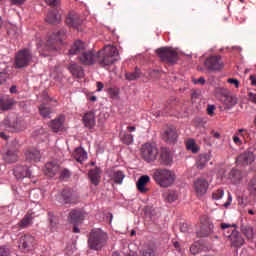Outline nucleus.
<instances>
[{
  "label": "nucleus",
  "mask_w": 256,
  "mask_h": 256,
  "mask_svg": "<svg viewBox=\"0 0 256 256\" xmlns=\"http://www.w3.org/2000/svg\"><path fill=\"white\" fill-rule=\"evenodd\" d=\"M85 219V215L81 212V210L73 209L69 213V221L70 223H81Z\"/></svg>",
  "instance_id": "nucleus-32"
},
{
  "label": "nucleus",
  "mask_w": 256,
  "mask_h": 256,
  "mask_svg": "<svg viewBox=\"0 0 256 256\" xmlns=\"http://www.w3.org/2000/svg\"><path fill=\"white\" fill-rule=\"evenodd\" d=\"M19 147H20L19 140L14 139L11 141L8 149H13L16 153H19Z\"/></svg>",
  "instance_id": "nucleus-50"
},
{
  "label": "nucleus",
  "mask_w": 256,
  "mask_h": 256,
  "mask_svg": "<svg viewBox=\"0 0 256 256\" xmlns=\"http://www.w3.org/2000/svg\"><path fill=\"white\" fill-rule=\"evenodd\" d=\"M156 55L160 57L161 61L170 65H176L177 61H179V53L171 47L158 48Z\"/></svg>",
  "instance_id": "nucleus-4"
},
{
  "label": "nucleus",
  "mask_w": 256,
  "mask_h": 256,
  "mask_svg": "<svg viewBox=\"0 0 256 256\" xmlns=\"http://www.w3.org/2000/svg\"><path fill=\"white\" fill-rule=\"evenodd\" d=\"M4 127L9 133H19L23 131L21 127V120L17 116H8L4 119Z\"/></svg>",
  "instance_id": "nucleus-9"
},
{
  "label": "nucleus",
  "mask_w": 256,
  "mask_h": 256,
  "mask_svg": "<svg viewBox=\"0 0 256 256\" xmlns=\"http://www.w3.org/2000/svg\"><path fill=\"white\" fill-rule=\"evenodd\" d=\"M211 135L212 137H214V139H221V134L219 132H216L215 130L211 131Z\"/></svg>",
  "instance_id": "nucleus-61"
},
{
  "label": "nucleus",
  "mask_w": 256,
  "mask_h": 256,
  "mask_svg": "<svg viewBox=\"0 0 256 256\" xmlns=\"http://www.w3.org/2000/svg\"><path fill=\"white\" fill-rule=\"evenodd\" d=\"M158 163L162 167H171L173 165V153L167 147H161L158 157Z\"/></svg>",
  "instance_id": "nucleus-10"
},
{
  "label": "nucleus",
  "mask_w": 256,
  "mask_h": 256,
  "mask_svg": "<svg viewBox=\"0 0 256 256\" xmlns=\"http://www.w3.org/2000/svg\"><path fill=\"white\" fill-rule=\"evenodd\" d=\"M14 176L18 181L25 177H31V170L28 166L18 165L14 168Z\"/></svg>",
  "instance_id": "nucleus-20"
},
{
  "label": "nucleus",
  "mask_w": 256,
  "mask_h": 256,
  "mask_svg": "<svg viewBox=\"0 0 256 256\" xmlns=\"http://www.w3.org/2000/svg\"><path fill=\"white\" fill-rule=\"evenodd\" d=\"M229 241L232 247H243V245H245V239H243V236H241V233L237 230L231 232Z\"/></svg>",
  "instance_id": "nucleus-23"
},
{
  "label": "nucleus",
  "mask_w": 256,
  "mask_h": 256,
  "mask_svg": "<svg viewBox=\"0 0 256 256\" xmlns=\"http://www.w3.org/2000/svg\"><path fill=\"white\" fill-rule=\"evenodd\" d=\"M164 201L166 203H174V201H177V192L176 191H168L163 194Z\"/></svg>",
  "instance_id": "nucleus-41"
},
{
  "label": "nucleus",
  "mask_w": 256,
  "mask_h": 256,
  "mask_svg": "<svg viewBox=\"0 0 256 256\" xmlns=\"http://www.w3.org/2000/svg\"><path fill=\"white\" fill-rule=\"evenodd\" d=\"M85 49H86L85 43L81 40H77L71 46L69 50V55H79V53H83Z\"/></svg>",
  "instance_id": "nucleus-27"
},
{
  "label": "nucleus",
  "mask_w": 256,
  "mask_h": 256,
  "mask_svg": "<svg viewBox=\"0 0 256 256\" xmlns=\"http://www.w3.org/2000/svg\"><path fill=\"white\" fill-rule=\"evenodd\" d=\"M108 239L109 236L103 230L99 228L92 229L88 236V247L92 251H101L107 245Z\"/></svg>",
  "instance_id": "nucleus-2"
},
{
  "label": "nucleus",
  "mask_w": 256,
  "mask_h": 256,
  "mask_svg": "<svg viewBox=\"0 0 256 256\" xmlns=\"http://www.w3.org/2000/svg\"><path fill=\"white\" fill-rule=\"evenodd\" d=\"M39 111H40V115H41V117H43V119H47V117H49V115H51V108L49 106H47V104H41L39 106Z\"/></svg>",
  "instance_id": "nucleus-44"
},
{
  "label": "nucleus",
  "mask_w": 256,
  "mask_h": 256,
  "mask_svg": "<svg viewBox=\"0 0 256 256\" xmlns=\"http://www.w3.org/2000/svg\"><path fill=\"white\" fill-rule=\"evenodd\" d=\"M26 161H34L37 163L41 161V152L37 149H30L25 153Z\"/></svg>",
  "instance_id": "nucleus-35"
},
{
  "label": "nucleus",
  "mask_w": 256,
  "mask_h": 256,
  "mask_svg": "<svg viewBox=\"0 0 256 256\" xmlns=\"http://www.w3.org/2000/svg\"><path fill=\"white\" fill-rule=\"evenodd\" d=\"M144 215L149 219L153 220V218L157 217V211L153 206H145L144 207Z\"/></svg>",
  "instance_id": "nucleus-43"
},
{
  "label": "nucleus",
  "mask_w": 256,
  "mask_h": 256,
  "mask_svg": "<svg viewBox=\"0 0 256 256\" xmlns=\"http://www.w3.org/2000/svg\"><path fill=\"white\" fill-rule=\"evenodd\" d=\"M148 74L151 79H161V71L159 70H150Z\"/></svg>",
  "instance_id": "nucleus-51"
},
{
  "label": "nucleus",
  "mask_w": 256,
  "mask_h": 256,
  "mask_svg": "<svg viewBox=\"0 0 256 256\" xmlns=\"http://www.w3.org/2000/svg\"><path fill=\"white\" fill-rule=\"evenodd\" d=\"M2 159L5 163L11 165V163L19 161V155H17L14 149L7 148L6 151L2 152Z\"/></svg>",
  "instance_id": "nucleus-19"
},
{
  "label": "nucleus",
  "mask_w": 256,
  "mask_h": 256,
  "mask_svg": "<svg viewBox=\"0 0 256 256\" xmlns=\"http://www.w3.org/2000/svg\"><path fill=\"white\" fill-rule=\"evenodd\" d=\"M221 232L226 237V239L231 238V233L237 231V224H227V223H221L220 224Z\"/></svg>",
  "instance_id": "nucleus-26"
},
{
  "label": "nucleus",
  "mask_w": 256,
  "mask_h": 256,
  "mask_svg": "<svg viewBox=\"0 0 256 256\" xmlns=\"http://www.w3.org/2000/svg\"><path fill=\"white\" fill-rule=\"evenodd\" d=\"M25 3V0H11L12 5H23Z\"/></svg>",
  "instance_id": "nucleus-60"
},
{
  "label": "nucleus",
  "mask_w": 256,
  "mask_h": 256,
  "mask_svg": "<svg viewBox=\"0 0 256 256\" xmlns=\"http://www.w3.org/2000/svg\"><path fill=\"white\" fill-rule=\"evenodd\" d=\"M225 109H233L237 105V97L235 96H226L224 99Z\"/></svg>",
  "instance_id": "nucleus-40"
},
{
  "label": "nucleus",
  "mask_w": 256,
  "mask_h": 256,
  "mask_svg": "<svg viewBox=\"0 0 256 256\" xmlns=\"http://www.w3.org/2000/svg\"><path fill=\"white\" fill-rule=\"evenodd\" d=\"M0 138L4 141H9V135H6L5 132H0Z\"/></svg>",
  "instance_id": "nucleus-64"
},
{
  "label": "nucleus",
  "mask_w": 256,
  "mask_h": 256,
  "mask_svg": "<svg viewBox=\"0 0 256 256\" xmlns=\"http://www.w3.org/2000/svg\"><path fill=\"white\" fill-rule=\"evenodd\" d=\"M33 219V213L27 212V214L18 223V227H20V229H27V227H31V225H33Z\"/></svg>",
  "instance_id": "nucleus-33"
},
{
  "label": "nucleus",
  "mask_w": 256,
  "mask_h": 256,
  "mask_svg": "<svg viewBox=\"0 0 256 256\" xmlns=\"http://www.w3.org/2000/svg\"><path fill=\"white\" fill-rule=\"evenodd\" d=\"M141 157L147 163H152L157 159V155H159V149H157L153 144L146 143L142 145L141 149Z\"/></svg>",
  "instance_id": "nucleus-7"
},
{
  "label": "nucleus",
  "mask_w": 256,
  "mask_h": 256,
  "mask_svg": "<svg viewBox=\"0 0 256 256\" xmlns=\"http://www.w3.org/2000/svg\"><path fill=\"white\" fill-rule=\"evenodd\" d=\"M162 139L168 145H175V143H177V139H179L177 128L173 125L168 126L162 134Z\"/></svg>",
  "instance_id": "nucleus-11"
},
{
  "label": "nucleus",
  "mask_w": 256,
  "mask_h": 256,
  "mask_svg": "<svg viewBox=\"0 0 256 256\" xmlns=\"http://www.w3.org/2000/svg\"><path fill=\"white\" fill-rule=\"evenodd\" d=\"M121 141L124 145H131L133 143V134L124 133L121 137Z\"/></svg>",
  "instance_id": "nucleus-48"
},
{
  "label": "nucleus",
  "mask_w": 256,
  "mask_h": 256,
  "mask_svg": "<svg viewBox=\"0 0 256 256\" xmlns=\"http://www.w3.org/2000/svg\"><path fill=\"white\" fill-rule=\"evenodd\" d=\"M215 109H217V107L213 104H209L207 106V113L208 115H210V117H213V115H215Z\"/></svg>",
  "instance_id": "nucleus-56"
},
{
  "label": "nucleus",
  "mask_w": 256,
  "mask_h": 256,
  "mask_svg": "<svg viewBox=\"0 0 256 256\" xmlns=\"http://www.w3.org/2000/svg\"><path fill=\"white\" fill-rule=\"evenodd\" d=\"M186 149H188V151H192L193 153H199V146L197 143H195V140L192 139L187 141Z\"/></svg>",
  "instance_id": "nucleus-45"
},
{
  "label": "nucleus",
  "mask_w": 256,
  "mask_h": 256,
  "mask_svg": "<svg viewBox=\"0 0 256 256\" xmlns=\"http://www.w3.org/2000/svg\"><path fill=\"white\" fill-rule=\"evenodd\" d=\"M223 195H225V192L223 191V189H218L216 192L212 194V199L219 201V199H221Z\"/></svg>",
  "instance_id": "nucleus-52"
},
{
  "label": "nucleus",
  "mask_w": 256,
  "mask_h": 256,
  "mask_svg": "<svg viewBox=\"0 0 256 256\" xmlns=\"http://www.w3.org/2000/svg\"><path fill=\"white\" fill-rule=\"evenodd\" d=\"M45 3H47L50 7H60L61 0H45Z\"/></svg>",
  "instance_id": "nucleus-54"
},
{
  "label": "nucleus",
  "mask_w": 256,
  "mask_h": 256,
  "mask_svg": "<svg viewBox=\"0 0 256 256\" xmlns=\"http://www.w3.org/2000/svg\"><path fill=\"white\" fill-rule=\"evenodd\" d=\"M82 121L87 129H93L95 127V112H86L82 118Z\"/></svg>",
  "instance_id": "nucleus-30"
},
{
  "label": "nucleus",
  "mask_w": 256,
  "mask_h": 256,
  "mask_svg": "<svg viewBox=\"0 0 256 256\" xmlns=\"http://www.w3.org/2000/svg\"><path fill=\"white\" fill-rule=\"evenodd\" d=\"M141 256H155V250L148 248L142 251Z\"/></svg>",
  "instance_id": "nucleus-55"
},
{
  "label": "nucleus",
  "mask_w": 256,
  "mask_h": 256,
  "mask_svg": "<svg viewBox=\"0 0 256 256\" xmlns=\"http://www.w3.org/2000/svg\"><path fill=\"white\" fill-rule=\"evenodd\" d=\"M65 121V117L60 116L49 123V127L54 131V133H59V131H63V123Z\"/></svg>",
  "instance_id": "nucleus-31"
},
{
  "label": "nucleus",
  "mask_w": 256,
  "mask_h": 256,
  "mask_svg": "<svg viewBox=\"0 0 256 256\" xmlns=\"http://www.w3.org/2000/svg\"><path fill=\"white\" fill-rule=\"evenodd\" d=\"M209 189V182L204 178H198L194 181V191L197 197H203L207 190Z\"/></svg>",
  "instance_id": "nucleus-12"
},
{
  "label": "nucleus",
  "mask_w": 256,
  "mask_h": 256,
  "mask_svg": "<svg viewBox=\"0 0 256 256\" xmlns=\"http://www.w3.org/2000/svg\"><path fill=\"white\" fill-rule=\"evenodd\" d=\"M61 171V166L57 162H47L45 165V175L47 177H55Z\"/></svg>",
  "instance_id": "nucleus-22"
},
{
  "label": "nucleus",
  "mask_w": 256,
  "mask_h": 256,
  "mask_svg": "<svg viewBox=\"0 0 256 256\" xmlns=\"http://www.w3.org/2000/svg\"><path fill=\"white\" fill-rule=\"evenodd\" d=\"M141 75V70L136 67L134 72L125 74V79H127V81H137V79H141Z\"/></svg>",
  "instance_id": "nucleus-39"
},
{
  "label": "nucleus",
  "mask_w": 256,
  "mask_h": 256,
  "mask_svg": "<svg viewBox=\"0 0 256 256\" xmlns=\"http://www.w3.org/2000/svg\"><path fill=\"white\" fill-rule=\"evenodd\" d=\"M33 243H35V238L33 236L24 235L20 237L18 247L23 253H29V251L33 249Z\"/></svg>",
  "instance_id": "nucleus-13"
},
{
  "label": "nucleus",
  "mask_w": 256,
  "mask_h": 256,
  "mask_svg": "<svg viewBox=\"0 0 256 256\" xmlns=\"http://www.w3.org/2000/svg\"><path fill=\"white\" fill-rule=\"evenodd\" d=\"M9 78V66L6 63H0V85L7 82Z\"/></svg>",
  "instance_id": "nucleus-37"
},
{
  "label": "nucleus",
  "mask_w": 256,
  "mask_h": 256,
  "mask_svg": "<svg viewBox=\"0 0 256 256\" xmlns=\"http://www.w3.org/2000/svg\"><path fill=\"white\" fill-rule=\"evenodd\" d=\"M101 168L95 167L88 171V179H90V183L97 187L99 183H101Z\"/></svg>",
  "instance_id": "nucleus-21"
},
{
  "label": "nucleus",
  "mask_w": 256,
  "mask_h": 256,
  "mask_svg": "<svg viewBox=\"0 0 256 256\" xmlns=\"http://www.w3.org/2000/svg\"><path fill=\"white\" fill-rule=\"evenodd\" d=\"M45 21L48 25H59L61 23V12L57 9L50 10L46 15Z\"/></svg>",
  "instance_id": "nucleus-17"
},
{
  "label": "nucleus",
  "mask_w": 256,
  "mask_h": 256,
  "mask_svg": "<svg viewBox=\"0 0 256 256\" xmlns=\"http://www.w3.org/2000/svg\"><path fill=\"white\" fill-rule=\"evenodd\" d=\"M112 179L114 183L119 185L123 183V179H125V173H123V171L121 170L114 171L112 175Z\"/></svg>",
  "instance_id": "nucleus-42"
},
{
  "label": "nucleus",
  "mask_w": 256,
  "mask_h": 256,
  "mask_svg": "<svg viewBox=\"0 0 256 256\" xmlns=\"http://www.w3.org/2000/svg\"><path fill=\"white\" fill-rule=\"evenodd\" d=\"M13 105H15V100L11 98H0V109L1 111H9L13 109Z\"/></svg>",
  "instance_id": "nucleus-38"
},
{
  "label": "nucleus",
  "mask_w": 256,
  "mask_h": 256,
  "mask_svg": "<svg viewBox=\"0 0 256 256\" xmlns=\"http://www.w3.org/2000/svg\"><path fill=\"white\" fill-rule=\"evenodd\" d=\"M194 84L195 85H205V78L204 77H200L197 80H194Z\"/></svg>",
  "instance_id": "nucleus-59"
},
{
  "label": "nucleus",
  "mask_w": 256,
  "mask_h": 256,
  "mask_svg": "<svg viewBox=\"0 0 256 256\" xmlns=\"http://www.w3.org/2000/svg\"><path fill=\"white\" fill-rule=\"evenodd\" d=\"M78 59L82 65H95V59H97L96 61L101 67H111L119 61V50L115 46L107 45L96 54L93 50L83 52Z\"/></svg>",
  "instance_id": "nucleus-1"
},
{
  "label": "nucleus",
  "mask_w": 256,
  "mask_h": 256,
  "mask_svg": "<svg viewBox=\"0 0 256 256\" xmlns=\"http://www.w3.org/2000/svg\"><path fill=\"white\" fill-rule=\"evenodd\" d=\"M201 251H203V245H201L200 242H195L190 247V253L192 255H197L198 253H201Z\"/></svg>",
  "instance_id": "nucleus-46"
},
{
  "label": "nucleus",
  "mask_w": 256,
  "mask_h": 256,
  "mask_svg": "<svg viewBox=\"0 0 256 256\" xmlns=\"http://www.w3.org/2000/svg\"><path fill=\"white\" fill-rule=\"evenodd\" d=\"M48 221L51 227H57L59 224V218L53 212H48Z\"/></svg>",
  "instance_id": "nucleus-47"
},
{
  "label": "nucleus",
  "mask_w": 256,
  "mask_h": 256,
  "mask_svg": "<svg viewBox=\"0 0 256 256\" xmlns=\"http://www.w3.org/2000/svg\"><path fill=\"white\" fill-rule=\"evenodd\" d=\"M211 160V156L209 154H199L197 160H196V169L203 170L205 167H207V164Z\"/></svg>",
  "instance_id": "nucleus-29"
},
{
  "label": "nucleus",
  "mask_w": 256,
  "mask_h": 256,
  "mask_svg": "<svg viewBox=\"0 0 256 256\" xmlns=\"http://www.w3.org/2000/svg\"><path fill=\"white\" fill-rule=\"evenodd\" d=\"M66 24L68 27L81 31L80 27L83 25V20L79 17V15L70 13L66 18Z\"/></svg>",
  "instance_id": "nucleus-16"
},
{
  "label": "nucleus",
  "mask_w": 256,
  "mask_h": 256,
  "mask_svg": "<svg viewBox=\"0 0 256 256\" xmlns=\"http://www.w3.org/2000/svg\"><path fill=\"white\" fill-rule=\"evenodd\" d=\"M152 177L156 184L164 189L171 187V185H173L177 179L175 172L169 169H156L154 170Z\"/></svg>",
  "instance_id": "nucleus-3"
},
{
  "label": "nucleus",
  "mask_w": 256,
  "mask_h": 256,
  "mask_svg": "<svg viewBox=\"0 0 256 256\" xmlns=\"http://www.w3.org/2000/svg\"><path fill=\"white\" fill-rule=\"evenodd\" d=\"M229 179L232 181L234 185L241 183V179H243V174L241 170L237 168H232L229 173Z\"/></svg>",
  "instance_id": "nucleus-36"
},
{
  "label": "nucleus",
  "mask_w": 256,
  "mask_h": 256,
  "mask_svg": "<svg viewBox=\"0 0 256 256\" xmlns=\"http://www.w3.org/2000/svg\"><path fill=\"white\" fill-rule=\"evenodd\" d=\"M68 70L72 73L73 77H76L77 79H83V77H85V71L79 64H70Z\"/></svg>",
  "instance_id": "nucleus-25"
},
{
  "label": "nucleus",
  "mask_w": 256,
  "mask_h": 256,
  "mask_svg": "<svg viewBox=\"0 0 256 256\" xmlns=\"http://www.w3.org/2000/svg\"><path fill=\"white\" fill-rule=\"evenodd\" d=\"M107 93L112 99H117L119 97V88H108Z\"/></svg>",
  "instance_id": "nucleus-49"
},
{
  "label": "nucleus",
  "mask_w": 256,
  "mask_h": 256,
  "mask_svg": "<svg viewBox=\"0 0 256 256\" xmlns=\"http://www.w3.org/2000/svg\"><path fill=\"white\" fill-rule=\"evenodd\" d=\"M72 157L77 163H83V161H86L87 159V152L85 149L78 147L74 150Z\"/></svg>",
  "instance_id": "nucleus-34"
},
{
  "label": "nucleus",
  "mask_w": 256,
  "mask_h": 256,
  "mask_svg": "<svg viewBox=\"0 0 256 256\" xmlns=\"http://www.w3.org/2000/svg\"><path fill=\"white\" fill-rule=\"evenodd\" d=\"M63 39H65V31L52 33L46 42L48 51H59L61 45H63Z\"/></svg>",
  "instance_id": "nucleus-6"
},
{
  "label": "nucleus",
  "mask_w": 256,
  "mask_h": 256,
  "mask_svg": "<svg viewBox=\"0 0 256 256\" xmlns=\"http://www.w3.org/2000/svg\"><path fill=\"white\" fill-rule=\"evenodd\" d=\"M150 181H151V178L149 176L147 175L141 176L136 183V187L138 191L140 193H147L149 189H147L146 186H147V183H149Z\"/></svg>",
  "instance_id": "nucleus-28"
},
{
  "label": "nucleus",
  "mask_w": 256,
  "mask_h": 256,
  "mask_svg": "<svg viewBox=\"0 0 256 256\" xmlns=\"http://www.w3.org/2000/svg\"><path fill=\"white\" fill-rule=\"evenodd\" d=\"M33 62V52L29 48H24L17 52L15 56V67L16 69H24V67H29Z\"/></svg>",
  "instance_id": "nucleus-5"
},
{
  "label": "nucleus",
  "mask_w": 256,
  "mask_h": 256,
  "mask_svg": "<svg viewBox=\"0 0 256 256\" xmlns=\"http://www.w3.org/2000/svg\"><path fill=\"white\" fill-rule=\"evenodd\" d=\"M249 79L251 81V85L253 87H256V76L255 75H250Z\"/></svg>",
  "instance_id": "nucleus-62"
},
{
  "label": "nucleus",
  "mask_w": 256,
  "mask_h": 256,
  "mask_svg": "<svg viewBox=\"0 0 256 256\" xmlns=\"http://www.w3.org/2000/svg\"><path fill=\"white\" fill-rule=\"evenodd\" d=\"M71 177V171L69 169L65 168L60 173V179H69Z\"/></svg>",
  "instance_id": "nucleus-53"
},
{
  "label": "nucleus",
  "mask_w": 256,
  "mask_h": 256,
  "mask_svg": "<svg viewBox=\"0 0 256 256\" xmlns=\"http://www.w3.org/2000/svg\"><path fill=\"white\" fill-rule=\"evenodd\" d=\"M61 199L64 205H75L79 198L73 194L71 188H65L61 192Z\"/></svg>",
  "instance_id": "nucleus-14"
},
{
  "label": "nucleus",
  "mask_w": 256,
  "mask_h": 256,
  "mask_svg": "<svg viewBox=\"0 0 256 256\" xmlns=\"http://www.w3.org/2000/svg\"><path fill=\"white\" fill-rule=\"evenodd\" d=\"M96 87H98L97 91H103V87H105V85L103 84V82H97L96 83Z\"/></svg>",
  "instance_id": "nucleus-63"
},
{
  "label": "nucleus",
  "mask_w": 256,
  "mask_h": 256,
  "mask_svg": "<svg viewBox=\"0 0 256 256\" xmlns=\"http://www.w3.org/2000/svg\"><path fill=\"white\" fill-rule=\"evenodd\" d=\"M255 161V154L251 151H245L236 158L237 165H251Z\"/></svg>",
  "instance_id": "nucleus-15"
},
{
  "label": "nucleus",
  "mask_w": 256,
  "mask_h": 256,
  "mask_svg": "<svg viewBox=\"0 0 256 256\" xmlns=\"http://www.w3.org/2000/svg\"><path fill=\"white\" fill-rule=\"evenodd\" d=\"M228 83H230L231 85H235L236 88L239 87V81L235 78H229Z\"/></svg>",
  "instance_id": "nucleus-58"
},
{
  "label": "nucleus",
  "mask_w": 256,
  "mask_h": 256,
  "mask_svg": "<svg viewBox=\"0 0 256 256\" xmlns=\"http://www.w3.org/2000/svg\"><path fill=\"white\" fill-rule=\"evenodd\" d=\"M204 65L211 73H219V71H223V67H225L223 60H221V56L219 55L208 57L205 60Z\"/></svg>",
  "instance_id": "nucleus-8"
},
{
  "label": "nucleus",
  "mask_w": 256,
  "mask_h": 256,
  "mask_svg": "<svg viewBox=\"0 0 256 256\" xmlns=\"http://www.w3.org/2000/svg\"><path fill=\"white\" fill-rule=\"evenodd\" d=\"M213 223H211L209 220H205V222H202L200 230L196 232L197 237H209L211 233H213Z\"/></svg>",
  "instance_id": "nucleus-18"
},
{
  "label": "nucleus",
  "mask_w": 256,
  "mask_h": 256,
  "mask_svg": "<svg viewBox=\"0 0 256 256\" xmlns=\"http://www.w3.org/2000/svg\"><path fill=\"white\" fill-rule=\"evenodd\" d=\"M0 256H9L8 248L0 247Z\"/></svg>",
  "instance_id": "nucleus-57"
},
{
  "label": "nucleus",
  "mask_w": 256,
  "mask_h": 256,
  "mask_svg": "<svg viewBox=\"0 0 256 256\" xmlns=\"http://www.w3.org/2000/svg\"><path fill=\"white\" fill-rule=\"evenodd\" d=\"M240 231L248 241L255 239L256 231L251 224H241Z\"/></svg>",
  "instance_id": "nucleus-24"
}]
</instances>
